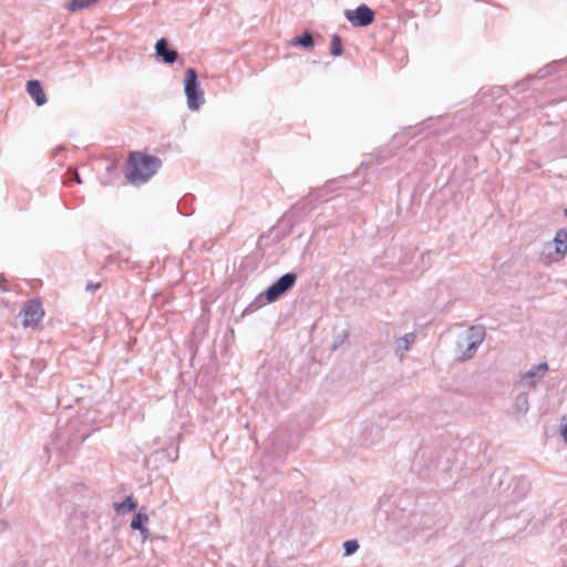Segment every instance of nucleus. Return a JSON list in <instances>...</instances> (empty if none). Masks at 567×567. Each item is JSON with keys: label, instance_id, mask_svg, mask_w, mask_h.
<instances>
[{"label": "nucleus", "instance_id": "f257e3e1", "mask_svg": "<svg viewBox=\"0 0 567 567\" xmlns=\"http://www.w3.org/2000/svg\"><path fill=\"white\" fill-rule=\"evenodd\" d=\"M492 484L497 486L505 502L523 499L530 489L529 481L524 476H511L507 471L494 472L491 476Z\"/></svg>", "mask_w": 567, "mask_h": 567}, {"label": "nucleus", "instance_id": "f03ea898", "mask_svg": "<svg viewBox=\"0 0 567 567\" xmlns=\"http://www.w3.org/2000/svg\"><path fill=\"white\" fill-rule=\"evenodd\" d=\"M162 161L153 155L131 153L126 164V177L132 184L147 182L159 169Z\"/></svg>", "mask_w": 567, "mask_h": 567}, {"label": "nucleus", "instance_id": "7ed1b4c3", "mask_svg": "<svg viewBox=\"0 0 567 567\" xmlns=\"http://www.w3.org/2000/svg\"><path fill=\"white\" fill-rule=\"evenodd\" d=\"M184 92L187 107L197 111L205 103L204 92L200 90L198 75L195 69L188 68L184 78Z\"/></svg>", "mask_w": 567, "mask_h": 567}, {"label": "nucleus", "instance_id": "20e7f679", "mask_svg": "<svg viewBox=\"0 0 567 567\" xmlns=\"http://www.w3.org/2000/svg\"><path fill=\"white\" fill-rule=\"evenodd\" d=\"M297 278V274L295 272L282 275L266 289L264 293L265 299L268 302H275L296 285Z\"/></svg>", "mask_w": 567, "mask_h": 567}, {"label": "nucleus", "instance_id": "39448f33", "mask_svg": "<svg viewBox=\"0 0 567 567\" xmlns=\"http://www.w3.org/2000/svg\"><path fill=\"white\" fill-rule=\"evenodd\" d=\"M44 316L42 303L39 299L28 300L19 312L24 328H37Z\"/></svg>", "mask_w": 567, "mask_h": 567}, {"label": "nucleus", "instance_id": "423d86ee", "mask_svg": "<svg viewBox=\"0 0 567 567\" xmlns=\"http://www.w3.org/2000/svg\"><path fill=\"white\" fill-rule=\"evenodd\" d=\"M344 17L353 27L363 28L373 22L375 13L367 4H360L354 10H346Z\"/></svg>", "mask_w": 567, "mask_h": 567}, {"label": "nucleus", "instance_id": "0eeeda50", "mask_svg": "<svg viewBox=\"0 0 567 567\" xmlns=\"http://www.w3.org/2000/svg\"><path fill=\"white\" fill-rule=\"evenodd\" d=\"M485 334L486 333L484 327H470V329L466 332L467 346L462 354V360H468L475 354L478 346L484 341Z\"/></svg>", "mask_w": 567, "mask_h": 567}, {"label": "nucleus", "instance_id": "6e6552de", "mask_svg": "<svg viewBox=\"0 0 567 567\" xmlns=\"http://www.w3.org/2000/svg\"><path fill=\"white\" fill-rule=\"evenodd\" d=\"M548 369L549 368L547 362L534 364L530 369L520 375L518 381L519 385L534 389L537 383L543 380Z\"/></svg>", "mask_w": 567, "mask_h": 567}, {"label": "nucleus", "instance_id": "1a4fd4ad", "mask_svg": "<svg viewBox=\"0 0 567 567\" xmlns=\"http://www.w3.org/2000/svg\"><path fill=\"white\" fill-rule=\"evenodd\" d=\"M156 55L166 64H173L178 59V52L175 49L168 48V42L165 38L159 39L155 44Z\"/></svg>", "mask_w": 567, "mask_h": 567}, {"label": "nucleus", "instance_id": "9d476101", "mask_svg": "<svg viewBox=\"0 0 567 567\" xmlns=\"http://www.w3.org/2000/svg\"><path fill=\"white\" fill-rule=\"evenodd\" d=\"M27 92L33 99L38 106H42L47 103V95L43 87L38 80H30L27 82Z\"/></svg>", "mask_w": 567, "mask_h": 567}, {"label": "nucleus", "instance_id": "9b49d317", "mask_svg": "<svg viewBox=\"0 0 567 567\" xmlns=\"http://www.w3.org/2000/svg\"><path fill=\"white\" fill-rule=\"evenodd\" d=\"M416 340V336L413 332L406 333L394 341V353L402 360L405 352L409 351L411 344Z\"/></svg>", "mask_w": 567, "mask_h": 567}, {"label": "nucleus", "instance_id": "f8f14e48", "mask_svg": "<svg viewBox=\"0 0 567 567\" xmlns=\"http://www.w3.org/2000/svg\"><path fill=\"white\" fill-rule=\"evenodd\" d=\"M148 523V516L144 513L138 512L134 515L131 520V528L134 530H138L142 538L146 539L148 537V529L146 524Z\"/></svg>", "mask_w": 567, "mask_h": 567}, {"label": "nucleus", "instance_id": "ddd939ff", "mask_svg": "<svg viewBox=\"0 0 567 567\" xmlns=\"http://www.w3.org/2000/svg\"><path fill=\"white\" fill-rule=\"evenodd\" d=\"M528 394L526 392H520L516 395L514 402V413L518 419L524 417L529 410V401Z\"/></svg>", "mask_w": 567, "mask_h": 567}, {"label": "nucleus", "instance_id": "4468645a", "mask_svg": "<svg viewBox=\"0 0 567 567\" xmlns=\"http://www.w3.org/2000/svg\"><path fill=\"white\" fill-rule=\"evenodd\" d=\"M555 250L558 255L565 256L567 254V229H559L554 237Z\"/></svg>", "mask_w": 567, "mask_h": 567}, {"label": "nucleus", "instance_id": "2eb2a0df", "mask_svg": "<svg viewBox=\"0 0 567 567\" xmlns=\"http://www.w3.org/2000/svg\"><path fill=\"white\" fill-rule=\"evenodd\" d=\"M136 507L137 503L132 495L127 496L123 502L115 504V511L121 515L134 511Z\"/></svg>", "mask_w": 567, "mask_h": 567}, {"label": "nucleus", "instance_id": "dca6fc26", "mask_svg": "<svg viewBox=\"0 0 567 567\" xmlns=\"http://www.w3.org/2000/svg\"><path fill=\"white\" fill-rule=\"evenodd\" d=\"M291 43L306 49L312 48L315 44L312 34L309 31H305L301 35L295 37Z\"/></svg>", "mask_w": 567, "mask_h": 567}, {"label": "nucleus", "instance_id": "f3484780", "mask_svg": "<svg viewBox=\"0 0 567 567\" xmlns=\"http://www.w3.org/2000/svg\"><path fill=\"white\" fill-rule=\"evenodd\" d=\"M343 52L342 41L340 35L333 34L330 43V53L333 56H340Z\"/></svg>", "mask_w": 567, "mask_h": 567}, {"label": "nucleus", "instance_id": "a211bd4d", "mask_svg": "<svg viewBox=\"0 0 567 567\" xmlns=\"http://www.w3.org/2000/svg\"><path fill=\"white\" fill-rule=\"evenodd\" d=\"M359 549L357 539H349L343 543L344 556H351Z\"/></svg>", "mask_w": 567, "mask_h": 567}, {"label": "nucleus", "instance_id": "6ab92c4d", "mask_svg": "<svg viewBox=\"0 0 567 567\" xmlns=\"http://www.w3.org/2000/svg\"><path fill=\"white\" fill-rule=\"evenodd\" d=\"M62 436V433L60 432H56L53 436H52V443H51V447L53 450H56V451H60L62 454H68L69 452V449L68 450H64L62 446L59 445L58 441L60 440V437Z\"/></svg>", "mask_w": 567, "mask_h": 567}, {"label": "nucleus", "instance_id": "aec40b11", "mask_svg": "<svg viewBox=\"0 0 567 567\" xmlns=\"http://www.w3.org/2000/svg\"><path fill=\"white\" fill-rule=\"evenodd\" d=\"M31 365L34 369L32 374H35L37 372L42 371L43 368H44V364H43L42 360H32ZM28 374H31V372H29Z\"/></svg>", "mask_w": 567, "mask_h": 567}, {"label": "nucleus", "instance_id": "412c9836", "mask_svg": "<svg viewBox=\"0 0 567 567\" xmlns=\"http://www.w3.org/2000/svg\"><path fill=\"white\" fill-rule=\"evenodd\" d=\"M561 422H563V423H561V430H560V432H561V435L566 437V436H567V416H566V415H564V416L561 417Z\"/></svg>", "mask_w": 567, "mask_h": 567}, {"label": "nucleus", "instance_id": "4be33fe9", "mask_svg": "<svg viewBox=\"0 0 567 567\" xmlns=\"http://www.w3.org/2000/svg\"><path fill=\"white\" fill-rule=\"evenodd\" d=\"M100 286H101L100 284H92V282H90V284L86 285V290L87 291H95V290H97L100 288Z\"/></svg>", "mask_w": 567, "mask_h": 567}, {"label": "nucleus", "instance_id": "5701e85b", "mask_svg": "<svg viewBox=\"0 0 567 567\" xmlns=\"http://www.w3.org/2000/svg\"><path fill=\"white\" fill-rule=\"evenodd\" d=\"M437 465H439L437 460H431V462L429 464H426L425 467L430 471L432 468L437 467Z\"/></svg>", "mask_w": 567, "mask_h": 567}, {"label": "nucleus", "instance_id": "b1692460", "mask_svg": "<svg viewBox=\"0 0 567 567\" xmlns=\"http://www.w3.org/2000/svg\"><path fill=\"white\" fill-rule=\"evenodd\" d=\"M561 529H563V533H567V518L561 522Z\"/></svg>", "mask_w": 567, "mask_h": 567}, {"label": "nucleus", "instance_id": "393cba45", "mask_svg": "<svg viewBox=\"0 0 567 567\" xmlns=\"http://www.w3.org/2000/svg\"><path fill=\"white\" fill-rule=\"evenodd\" d=\"M427 451L423 449L421 452L417 453L416 457H424L426 455Z\"/></svg>", "mask_w": 567, "mask_h": 567}, {"label": "nucleus", "instance_id": "a878e982", "mask_svg": "<svg viewBox=\"0 0 567 567\" xmlns=\"http://www.w3.org/2000/svg\"><path fill=\"white\" fill-rule=\"evenodd\" d=\"M316 194H318L320 197H323L327 194V192L326 189H319L316 192Z\"/></svg>", "mask_w": 567, "mask_h": 567}, {"label": "nucleus", "instance_id": "bb28decb", "mask_svg": "<svg viewBox=\"0 0 567 567\" xmlns=\"http://www.w3.org/2000/svg\"><path fill=\"white\" fill-rule=\"evenodd\" d=\"M75 181H76V183H78V184H81V183H82V181H81V178H80V176H79V174H78V173L75 174Z\"/></svg>", "mask_w": 567, "mask_h": 567}, {"label": "nucleus", "instance_id": "cd10ccee", "mask_svg": "<svg viewBox=\"0 0 567 567\" xmlns=\"http://www.w3.org/2000/svg\"><path fill=\"white\" fill-rule=\"evenodd\" d=\"M565 216L567 217V208L565 209Z\"/></svg>", "mask_w": 567, "mask_h": 567}]
</instances>
